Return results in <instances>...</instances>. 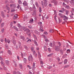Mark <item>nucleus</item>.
<instances>
[{
	"instance_id": "f257e3e1",
	"label": "nucleus",
	"mask_w": 74,
	"mask_h": 74,
	"mask_svg": "<svg viewBox=\"0 0 74 74\" xmlns=\"http://www.w3.org/2000/svg\"><path fill=\"white\" fill-rule=\"evenodd\" d=\"M10 8H15L16 7V5L15 4H10L9 5Z\"/></svg>"
},
{
	"instance_id": "f03ea898",
	"label": "nucleus",
	"mask_w": 74,
	"mask_h": 74,
	"mask_svg": "<svg viewBox=\"0 0 74 74\" xmlns=\"http://www.w3.org/2000/svg\"><path fill=\"white\" fill-rule=\"evenodd\" d=\"M59 46H56L55 48V50L56 51H57V52H58L60 51V49L59 48Z\"/></svg>"
},
{
	"instance_id": "7ed1b4c3",
	"label": "nucleus",
	"mask_w": 74,
	"mask_h": 74,
	"mask_svg": "<svg viewBox=\"0 0 74 74\" xmlns=\"http://www.w3.org/2000/svg\"><path fill=\"white\" fill-rule=\"evenodd\" d=\"M23 5L24 7H26V6H27V2L25 1H24V2L23 3Z\"/></svg>"
},
{
	"instance_id": "20e7f679",
	"label": "nucleus",
	"mask_w": 74,
	"mask_h": 74,
	"mask_svg": "<svg viewBox=\"0 0 74 74\" xmlns=\"http://www.w3.org/2000/svg\"><path fill=\"white\" fill-rule=\"evenodd\" d=\"M63 18H64L63 20L66 21V20H68V19H69L68 17L66 16L65 15L64 16Z\"/></svg>"
},
{
	"instance_id": "39448f33",
	"label": "nucleus",
	"mask_w": 74,
	"mask_h": 74,
	"mask_svg": "<svg viewBox=\"0 0 74 74\" xmlns=\"http://www.w3.org/2000/svg\"><path fill=\"white\" fill-rule=\"evenodd\" d=\"M9 6V4H7L5 6V8L7 10H8L9 11H10V7H8Z\"/></svg>"
},
{
	"instance_id": "423d86ee",
	"label": "nucleus",
	"mask_w": 74,
	"mask_h": 74,
	"mask_svg": "<svg viewBox=\"0 0 74 74\" xmlns=\"http://www.w3.org/2000/svg\"><path fill=\"white\" fill-rule=\"evenodd\" d=\"M1 15L2 17L4 18H5V15L4 14V12L2 11L1 12Z\"/></svg>"
},
{
	"instance_id": "0eeeda50",
	"label": "nucleus",
	"mask_w": 74,
	"mask_h": 74,
	"mask_svg": "<svg viewBox=\"0 0 74 74\" xmlns=\"http://www.w3.org/2000/svg\"><path fill=\"white\" fill-rule=\"evenodd\" d=\"M25 31H27L26 32V33L27 34V33H29L30 32V30H29V29H26V30H25Z\"/></svg>"
},
{
	"instance_id": "6e6552de",
	"label": "nucleus",
	"mask_w": 74,
	"mask_h": 74,
	"mask_svg": "<svg viewBox=\"0 0 74 74\" xmlns=\"http://www.w3.org/2000/svg\"><path fill=\"white\" fill-rule=\"evenodd\" d=\"M21 28H22V29H23V30L24 31V32H26V31H25L26 30V27H21Z\"/></svg>"
},
{
	"instance_id": "1a4fd4ad",
	"label": "nucleus",
	"mask_w": 74,
	"mask_h": 74,
	"mask_svg": "<svg viewBox=\"0 0 74 74\" xmlns=\"http://www.w3.org/2000/svg\"><path fill=\"white\" fill-rule=\"evenodd\" d=\"M4 23H1V27L2 28V27H4Z\"/></svg>"
},
{
	"instance_id": "9d476101",
	"label": "nucleus",
	"mask_w": 74,
	"mask_h": 74,
	"mask_svg": "<svg viewBox=\"0 0 74 74\" xmlns=\"http://www.w3.org/2000/svg\"><path fill=\"white\" fill-rule=\"evenodd\" d=\"M34 42L35 45H36L37 47H38V44H37V41H36L35 40H34Z\"/></svg>"
},
{
	"instance_id": "9b49d317",
	"label": "nucleus",
	"mask_w": 74,
	"mask_h": 74,
	"mask_svg": "<svg viewBox=\"0 0 74 74\" xmlns=\"http://www.w3.org/2000/svg\"><path fill=\"white\" fill-rule=\"evenodd\" d=\"M59 15H60V17L61 18H63V16H64V15H63V14L61 13H59Z\"/></svg>"
},
{
	"instance_id": "f8f14e48",
	"label": "nucleus",
	"mask_w": 74,
	"mask_h": 74,
	"mask_svg": "<svg viewBox=\"0 0 74 74\" xmlns=\"http://www.w3.org/2000/svg\"><path fill=\"white\" fill-rule=\"evenodd\" d=\"M18 18V15H15L13 17L14 19H17Z\"/></svg>"
},
{
	"instance_id": "ddd939ff",
	"label": "nucleus",
	"mask_w": 74,
	"mask_h": 74,
	"mask_svg": "<svg viewBox=\"0 0 74 74\" xmlns=\"http://www.w3.org/2000/svg\"><path fill=\"white\" fill-rule=\"evenodd\" d=\"M45 18H46V19H47L49 18V17L48 16V15L45 14Z\"/></svg>"
},
{
	"instance_id": "4468645a",
	"label": "nucleus",
	"mask_w": 74,
	"mask_h": 74,
	"mask_svg": "<svg viewBox=\"0 0 74 74\" xmlns=\"http://www.w3.org/2000/svg\"><path fill=\"white\" fill-rule=\"evenodd\" d=\"M23 60L24 61V62L26 63V62H27V59H26L25 58H24L23 59Z\"/></svg>"
},
{
	"instance_id": "2eb2a0df",
	"label": "nucleus",
	"mask_w": 74,
	"mask_h": 74,
	"mask_svg": "<svg viewBox=\"0 0 74 74\" xmlns=\"http://www.w3.org/2000/svg\"><path fill=\"white\" fill-rule=\"evenodd\" d=\"M42 26H40V29H39V31H41V32H44V30L42 29Z\"/></svg>"
},
{
	"instance_id": "dca6fc26",
	"label": "nucleus",
	"mask_w": 74,
	"mask_h": 74,
	"mask_svg": "<svg viewBox=\"0 0 74 74\" xmlns=\"http://www.w3.org/2000/svg\"><path fill=\"white\" fill-rule=\"evenodd\" d=\"M20 38H21V39H22V40H25V37H24V36H20Z\"/></svg>"
},
{
	"instance_id": "f3484780",
	"label": "nucleus",
	"mask_w": 74,
	"mask_h": 74,
	"mask_svg": "<svg viewBox=\"0 0 74 74\" xmlns=\"http://www.w3.org/2000/svg\"><path fill=\"white\" fill-rule=\"evenodd\" d=\"M13 43L14 45H16V41L15 40H13Z\"/></svg>"
},
{
	"instance_id": "a211bd4d",
	"label": "nucleus",
	"mask_w": 74,
	"mask_h": 74,
	"mask_svg": "<svg viewBox=\"0 0 74 74\" xmlns=\"http://www.w3.org/2000/svg\"><path fill=\"white\" fill-rule=\"evenodd\" d=\"M67 63V59H66L64 61V64H66Z\"/></svg>"
},
{
	"instance_id": "6ab92c4d",
	"label": "nucleus",
	"mask_w": 74,
	"mask_h": 74,
	"mask_svg": "<svg viewBox=\"0 0 74 74\" xmlns=\"http://www.w3.org/2000/svg\"><path fill=\"white\" fill-rule=\"evenodd\" d=\"M19 66H20V68H21V69H22V64H19Z\"/></svg>"
},
{
	"instance_id": "aec40b11",
	"label": "nucleus",
	"mask_w": 74,
	"mask_h": 74,
	"mask_svg": "<svg viewBox=\"0 0 74 74\" xmlns=\"http://www.w3.org/2000/svg\"><path fill=\"white\" fill-rule=\"evenodd\" d=\"M29 56L31 58V62L33 61V57L32 56V55L31 54H30V56Z\"/></svg>"
},
{
	"instance_id": "412c9836",
	"label": "nucleus",
	"mask_w": 74,
	"mask_h": 74,
	"mask_svg": "<svg viewBox=\"0 0 74 74\" xmlns=\"http://www.w3.org/2000/svg\"><path fill=\"white\" fill-rule=\"evenodd\" d=\"M69 12V10H66V13H65L66 15H68Z\"/></svg>"
},
{
	"instance_id": "4be33fe9",
	"label": "nucleus",
	"mask_w": 74,
	"mask_h": 74,
	"mask_svg": "<svg viewBox=\"0 0 74 74\" xmlns=\"http://www.w3.org/2000/svg\"><path fill=\"white\" fill-rule=\"evenodd\" d=\"M33 19H32V20H30L29 21V23H33Z\"/></svg>"
},
{
	"instance_id": "5701e85b",
	"label": "nucleus",
	"mask_w": 74,
	"mask_h": 74,
	"mask_svg": "<svg viewBox=\"0 0 74 74\" xmlns=\"http://www.w3.org/2000/svg\"><path fill=\"white\" fill-rule=\"evenodd\" d=\"M66 8H67V9L68 10H69V9H70V6H69V5H66Z\"/></svg>"
},
{
	"instance_id": "b1692460",
	"label": "nucleus",
	"mask_w": 74,
	"mask_h": 74,
	"mask_svg": "<svg viewBox=\"0 0 74 74\" xmlns=\"http://www.w3.org/2000/svg\"><path fill=\"white\" fill-rule=\"evenodd\" d=\"M8 53L9 54V55H11V51L10 50H8Z\"/></svg>"
},
{
	"instance_id": "393cba45",
	"label": "nucleus",
	"mask_w": 74,
	"mask_h": 74,
	"mask_svg": "<svg viewBox=\"0 0 74 74\" xmlns=\"http://www.w3.org/2000/svg\"><path fill=\"white\" fill-rule=\"evenodd\" d=\"M33 36L34 37L35 39L36 40H37V37H36V35L34 34H33Z\"/></svg>"
},
{
	"instance_id": "a878e982",
	"label": "nucleus",
	"mask_w": 74,
	"mask_h": 74,
	"mask_svg": "<svg viewBox=\"0 0 74 74\" xmlns=\"http://www.w3.org/2000/svg\"><path fill=\"white\" fill-rule=\"evenodd\" d=\"M6 64H7V65H9V61H8V60H6Z\"/></svg>"
},
{
	"instance_id": "bb28decb",
	"label": "nucleus",
	"mask_w": 74,
	"mask_h": 74,
	"mask_svg": "<svg viewBox=\"0 0 74 74\" xmlns=\"http://www.w3.org/2000/svg\"><path fill=\"white\" fill-rule=\"evenodd\" d=\"M53 53L50 54L49 55H48L47 56V57H50L53 55Z\"/></svg>"
},
{
	"instance_id": "cd10ccee",
	"label": "nucleus",
	"mask_w": 74,
	"mask_h": 74,
	"mask_svg": "<svg viewBox=\"0 0 74 74\" xmlns=\"http://www.w3.org/2000/svg\"><path fill=\"white\" fill-rule=\"evenodd\" d=\"M44 49L45 50V51H47V46H44Z\"/></svg>"
},
{
	"instance_id": "c85d7f7f",
	"label": "nucleus",
	"mask_w": 74,
	"mask_h": 74,
	"mask_svg": "<svg viewBox=\"0 0 74 74\" xmlns=\"http://www.w3.org/2000/svg\"><path fill=\"white\" fill-rule=\"evenodd\" d=\"M39 12H41L42 10H41V7H39Z\"/></svg>"
},
{
	"instance_id": "c756f323",
	"label": "nucleus",
	"mask_w": 74,
	"mask_h": 74,
	"mask_svg": "<svg viewBox=\"0 0 74 74\" xmlns=\"http://www.w3.org/2000/svg\"><path fill=\"white\" fill-rule=\"evenodd\" d=\"M44 5L45 7H47V2H44Z\"/></svg>"
},
{
	"instance_id": "7c9ffc66",
	"label": "nucleus",
	"mask_w": 74,
	"mask_h": 74,
	"mask_svg": "<svg viewBox=\"0 0 74 74\" xmlns=\"http://www.w3.org/2000/svg\"><path fill=\"white\" fill-rule=\"evenodd\" d=\"M28 27L29 29H33L31 25H29L28 26Z\"/></svg>"
},
{
	"instance_id": "2f4dec72",
	"label": "nucleus",
	"mask_w": 74,
	"mask_h": 74,
	"mask_svg": "<svg viewBox=\"0 0 74 74\" xmlns=\"http://www.w3.org/2000/svg\"><path fill=\"white\" fill-rule=\"evenodd\" d=\"M1 63L2 66H4V62H3V61H1Z\"/></svg>"
},
{
	"instance_id": "473e14b6",
	"label": "nucleus",
	"mask_w": 74,
	"mask_h": 74,
	"mask_svg": "<svg viewBox=\"0 0 74 74\" xmlns=\"http://www.w3.org/2000/svg\"><path fill=\"white\" fill-rule=\"evenodd\" d=\"M18 3L20 4H22V2L21 0H18Z\"/></svg>"
},
{
	"instance_id": "72a5a7b5",
	"label": "nucleus",
	"mask_w": 74,
	"mask_h": 74,
	"mask_svg": "<svg viewBox=\"0 0 74 74\" xmlns=\"http://www.w3.org/2000/svg\"><path fill=\"white\" fill-rule=\"evenodd\" d=\"M3 70H5V71H7V68L5 67L4 65V66H3Z\"/></svg>"
},
{
	"instance_id": "f704fd0d",
	"label": "nucleus",
	"mask_w": 74,
	"mask_h": 74,
	"mask_svg": "<svg viewBox=\"0 0 74 74\" xmlns=\"http://www.w3.org/2000/svg\"><path fill=\"white\" fill-rule=\"evenodd\" d=\"M24 47L25 48L26 50L27 51V50H28V47H27V46L25 45Z\"/></svg>"
},
{
	"instance_id": "c9c22d12",
	"label": "nucleus",
	"mask_w": 74,
	"mask_h": 74,
	"mask_svg": "<svg viewBox=\"0 0 74 74\" xmlns=\"http://www.w3.org/2000/svg\"><path fill=\"white\" fill-rule=\"evenodd\" d=\"M1 32L2 33H3L4 32V28H3L1 30Z\"/></svg>"
},
{
	"instance_id": "e433bc0d",
	"label": "nucleus",
	"mask_w": 74,
	"mask_h": 74,
	"mask_svg": "<svg viewBox=\"0 0 74 74\" xmlns=\"http://www.w3.org/2000/svg\"><path fill=\"white\" fill-rule=\"evenodd\" d=\"M44 34L45 35H48V34L47 32H44Z\"/></svg>"
},
{
	"instance_id": "4c0bfd02",
	"label": "nucleus",
	"mask_w": 74,
	"mask_h": 74,
	"mask_svg": "<svg viewBox=\"0 0 74 74\" xmlns=\"http://www.w3.org/2000/svg\"><path fill=\"white\" fill-rule=\"evenodd\" d=\"M66 52L67 53H70V50L69 49H68L67 50Z\"/></svg>"
},
{
	"instance_id": "58836bf2",
	"label": "nucleus",
	"mask_w": 74,
	"mask_h": 74,
	"mask_svg": "<svg viewBox=\"0 0 74 74\" xmlns=\"http://www.w3.org/2000/svg\"><path fill=\"white\" fill-rule=\"evenodd\" d=\"M35 4L37 7H38V4L37 2H35Z\"/></svg>"
},
{
	"instance_id": "ea45409f",
	"label": "nucleus",
	"mask_w": 74,
	"mask_h": 74,
	"mask_svg": "<svg viewBox=\"0 0 74 74\" xmlns=\"http://www.w3.org/2000/svg\"><path fill=\"white\" fill-rule=\"evenodd\" d=\"M34 32L35 33H36V34H38V33H39L38 32V31L36 30L34 31Z\"/></svg>"
},
{
	"instance_id": "a19ab883",
	"label": "nucleus",
	"mask_w": 74,
	"mask_h": 74,
	"mask_svg": "<svg viewBox=\"0 0 74 74\" xmlns=\"http://www.w3.org/2000/svg\"><path fill=\"white\" fill-rule=\"evenodd\" d=\"M38 56L39 58L41 57V55L40 54V52H38Z\"/></svg>"
},
{
	"instance_id": "79ce46f5",
	"label": "nucleus",
	"mask_w": 74,
	"mask_h": 74,
	"mask_svg": "<svg viewBox=\"0 0 74 74\" xmlns=\"http://www.w3.org/2000/svg\"><path fill=\"white\" fill-rule=\"evenodd\" d=\"M28 59L29 61H30V60H31V59H30V56H28Z\"/></svg>"
},
{
	"instance_id": "37998d69",
	"label": "nucleus",
	"mask_w": 74,
	"mask_h": 74,
	"mask_svg": "<svg viewBox=\"0 0 74 74\" xmlns=\"http://www.w3.org/2000/svg\"><path fill=\"white\" fill-rule=\"evenodd\" d=\"M7 42L8 44H10V40L9 39H8L7 40Z\"/></svg>"
},
{
	"instance_id": "c03bdc74",
	"label": "nucleus",
	"mask_w": 74,
	"mask_h": 74,
	"mask_svg": "<svg viewBox=\"0 0 74 74\" xmlns=\"http://www.w3.org/2000/svg\"><path fill=\"white\" fill-rule=\"evenodd\" d=\"M17 8L19 9L20 8V5L19 4H18V6L17 7Z\"/></svg>"
},
{
	"instance_id": "a18cd8bd",
	"label": "nucleus",
	"mask_w": 74,
	"mask_h": 74,
	"mask_svg": "<svg viewBox=\"0 0 74 74\" xmlns=\"http://www.w3.org/2000/svg\"><path fill=\"white\" fill-rule=\"evenodd\" d=\"M18 27H21V25L20 24H18Z\"/></svg>"
},
{
	"instance_id": "49530a36",
	"label": "nucleus",
	"mask_w": 74,
	"mask_h": 74,
	"mask_svg": "<svg viewBox=\"0 0 74 74\" xmlns=\"http://www.w3.org/2000/svg\"><path fill=\"white\" fill-rule=\"evenodd\" d=\"M49 46H50V47H52V43H50Z\"/></svg>"
},
{
	"instance_id": "de8ad7c7",
	"label": "nucleus",
	"mask_w": 74,
	"mask_h": 74,
	"mask_svg": "<svg viewBox=\"0 0 74 74\" xmlns=\"http://www.w3.org/2000/svg\"><path fill=\"white\" fill-rule=\"evenodd\" d=\"M5 42H6V43H7V38H5Z\"/></svg>"
},
{
	"instance_id": "09e8293b",
	"label": "nucleus",
	"mask_w": 74,
	"mask_h": 74,
	"mask_svg": "<svg viewBox=\"0 0 74 74\" xmlns=\"http://www.w3.org/2000/svg\"><path fill=\"white\" fill-rule=\"evenodd\" d=\"M31 49L32 51L33 52L34 51V47H31Z\"/></svg>"
},
{
	"instance_id": "8fccbe9b",
	"label": "nucleus",
	"mask_w": 74,
	"mask_h": 74,
	"mask_svg": "<svg viewBox=\"0 0 74 74\" xmlns=\"http://www.w3.org/2000/svg\"><path fill=\"white\" fill-rule=\"evenodd\" d=\"M70 3L72 5H73V4H74V2L72 1H70Z\"/></svg>"
},
{
	"instance_id": "3c124183",
	"label": "nucleus",
	"mask_w": 74,
	"mask_h": 74,
	"mask_svg": "<svg viewBox=\"0 0 74 74\" xmlns=\"http://www.w3.org/2000/svg\"><path fill=\"white\" fill-rule=\"evenodd\" d=\"M0 59L2 61H4V59L2 58V57H1V58Z\"/></svg>"
},
{
	"instance_id": "603ef678",
	"label": "nucleus",
	"mask_w": 74,
	"mask_h": 74,
	"mask_svg": "<svg viewBox=\"0 0 74 74\" xmlns=\"http://www.w3.org/2000/svg\"><path fill=\"white\" fill-rule=\"evenodd\" d=\"M32 52H33L34 55H35V53H36V51H35L34 50Z\"/></svg>"
},
{
	"instance_id": "864d4df0",
	"label": "nucleus",
	"mask_w": 74,
	"mask_h": 74,
	"mask_svg": "<svg viewBox=\"0 0 74 74\" xmlns=\"http://www.w3.org/2000/svg\"><path fill=\"white\" fill-rule=\"evenodd\" d=\"M64 1L66 3H67L69 1V0H64Z\"/></svg>"
},
{
	"instance_id": "5fc2aeb1",
	"label": "nucleus",
	"mask_w": 74,
	"mask_h": 74,
	"mask_svg": "<svg viewBox=\"0 0 74 74\" xmlns=\"http://www.w3.org/2000/svg\"><path fill=\"white\" fill-rule=\"evenodd\" d=\"M5 48H6V49H8V46L7 45H6L5 46Z\"/></svg>"
},
{
	"instance_id": "6e6d98bb",
	"label": "nucleus",
	"mask_w": 74,
	"mask_h": 74,
	"mask_svg": "<svg viewBox=\"0 0 74 74\" xmlns=\"http://www.w3.org/2000/svg\"><path fill=\"white\" fill-rule=\"evenodd\" d=\"M35 66V63H34L33 64L32 67L33 68H34V66Z\"/></svg>"
},
{
	"instance_id": "4d7b16f0",
	"label": "nucleus",
	"mask_w": 74,
	"mask_h": 74,
	"mask_svg": "<svg viewBox=\"0 0 74 74\" xmlns=\"http://www.w3.org/2000/svg\"><path fill=\"white\" fill-rule=\"evenodd\" d=\"M27 67H28V68H29V69H31V67H30L29 65H28L27 66Z\"/></svg>"
},
{
	"instance_id": "13d9d810",
	"label": "nucleus",
	"mask_w": 74,
	"mask_h": 74,
	"mask_svg": "<svg viewBox=\"0 0 74 74\" xmlns=\"http://www.w3.org/2000/svg\"><path fill=\"white\" fill-rule=\"evenodd\" d=\"M16 10L15 9H13L11 10V12H14V11H15Z\"/></svg>"
},
{
	"instance_id": "bf43d9fd",
	"label": "nucleus",
	"mask_w": 74,
	"mask_h": 74,
	"mask_svg": "<svg viewBox=\"0 0 74 74\" xmlns=\"http://www.w3.org/2000/svg\"><path fill=\"white\" fill-rule=\"evenodd\" d=\"M33 8H34V10H36V7H35V6L34 5L33 6Z\"/></svg>"
},
{
	"instance_id": "052dcab7",
	"label": "nucleus",
	"mask_w": 74,
	"mask_h": 74,
	"mask_svg": "<svg viewBox=\"0 0 74 74\" xmlns=\"http://www.w3.org/2000/svg\"><path fill=\"white\" fill-rule=\"evenodd\" d=\"M43 62L42 61H40V64H41V65H43Z\"/></svg>"
},
{
	"instance_id": "680f3d73",
	"label": "nucleus",
	"mask_w": 74,
	"mask_h": 74,
	"mask_svg": "<svg viewBox=\"0 0 74 74\" xmlns=\"http://www.w3.org/2000/svg\"><path fill=\"white\" fill-rule=\"evenodd\" d=\"M63 5H64V6H65V5H66V4H65V3H64V2H63Z\"/></svg>"
},
{
	"instance_id": "e2e57ef3",
	"label": "nucleus",
	"mask_w": 74,
	"mask_h": 74,
	"mask_svg": "<svg viewBox=\"0 0 74 74\" xmlns=\"http://www.w3.org/2000/svg\"><path fill=\"white\" fill-rule=\"evenodd\" d=\"M49 32H50V33H52V32H53V30L50 29L49 31Z\"/></svg>"
},
{
	"instance_id": "0e129e2a",
	"label": "nucleus",
	"mask_w": 74,
	"mask_h": 74,
	"mask_svg": "<svg viewBox=\"0 0 74 74\" xmlns=\"http://www.w3.org/2000/svg\"><path fill=\"white\" fill-rule=\"evenodd\" d=\"M17 58L18 60H20V59H19V56H17Z\"/></svg>"
},
{
	"instance_id": "69168bd1",
	"label": "nucleus",
	"mask_w": 74,
	"mask_h": 74,
	"mask_svg": "<svg viewBox=\"0 0 74 74\" xmlns=\"http://www.w3.org/2000/svg\"><path fill=\"white\" fill-rule=\"evenodd\" d=\"M58 44L59 47H60L61 46V43L60 42H58Z\"/></svg>"
},
{
	"instance_id": "338daca9",
	"label": "nucleus",
	"mask_w": 74,
	"mask_h": 74,
	"mask_svg": "<svg viewBox=\"0 0 74 74\" xmlns=\"http://www.w3.org/2000/svg\"><path fill=\"white\" fill-rule=\"evenodd\" d=\"M13 74H16V72L15 71H14L13 72Z\"/></svg>"
},
{
	"instance_id": "774afa93",
	"label": "nucleus",
	"mask_w": 74,
	"mask_h": 74,
	"mask_svg": "<svg viewBox=\"0 0 74 74\" xmlns=\"http://www.w3.org/2000/svg\"><path fill=\"white\" fill-rule=\"evenodd\" d=\"M29 74H32V73L31 71H29Z\"/></svg>"
}]
</instances>
